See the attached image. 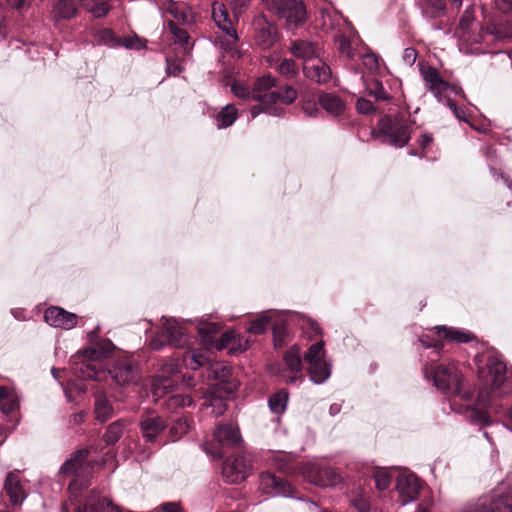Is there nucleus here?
Here are the masks:
<instances>
[{"instance_id": "1", "label": "nucleus", "mask_w": 512, "mask_h": 512, "mask_svg": "<svg viewBox=\"0 0 512 512\" xmlns=\"http://www.w3.org/2000/svg\"><path fill=\"white\" fill-rule=\"evenodd\" d=\"M98 327L88 334L91 345L78 351L72 358L74 374L81 379L97 380L100 371V361L106 358L114 349L109 339H98Z\"/></svg>"}, {"instance_id": "2", "label": "nucleus", "mask_w": 512, "mask_h": 512, "mask_svg": "<svg viewBox=\"0 0 512 512\" xmlns=\"http://www.w3.org/2000/svg\"><path fill=\"white\" fill-rule=\"evenodd\" d=\"M88 454L87 449L78 450L60 467V475L72 478L68 487L71 500H76L78 492L91 484L93 467L87 461Z\"/></svg>"}, {"instance_id": "3", "label": "nucleus", "mask_w": 512, "mask_h": 512, "mask_svg": "<svg viewBox=\"0 0 512 512\" xmlns=\"http://www.w3.org/2000/svg\"><path fill=\"white\" fill-rule=\"evenodd\" d=\"M423 373L437 390L447 395L462 396V375L454 364H429L423 367Z\"/></svg>"}, {"instance_id": "4", "label": "nucleus", "mask_w": 512, "mask_h": 512, "mask_svg": "<svg viewBox=\"0 0 512 512\" xmlns=\"http://www.w3.org/2000/svg\"><path fill=\"white\" fill-rule=\"evenodd\" d=\"M162 329L151 339L149 346L153 350H161L169 345L175 348H183L189 343V335L184 324L188 320L162 317Z\"/></svg>"}, {"instance_id": "5", "label": "nucleus", "mask_w": 512, "mask_h": 512, "mask_svg": "<svg viewBox=\"0 0 512 512\" xmlns=\"http://www.w3.org/2000/svg\"><path fill=\"white\" fill-rule=\"evenodd\" d=\"M309 380L316 385L325 383L331 376L332 364L326 358L325 342L312 344L303 355Z\"/></svg>"}, {"instance_id": "6", "label": "nucleus", "mask_w": 512, "mask_h": 512, "mask_svg": "<svg viewBox=\"0 0 512 512\" xmlns=\"http://www.w3.org/2000/svg\"><path fill=\"white\" fill-rule=\"evenodd\" d=\"M296 98L297 91L292 86H285L283 92L257 94L253 100L259 102V104L251 107V117L255 118L261 113L274 117H282L285 110L283 107L279 106L278 103L291 104Z\"/></svg>"}, {"instance_id": "7", "label": "nucleus", "mask_w": 512, "mask_h": 512, "mask_svg": "<svg viewBox=\"0 0 512 512\" xmlns=\"http://www.w3.org/2000/svg\"><path fill=\"white\" fill-rule=\"evenodd\" d=\"M377 127L380 135L387 138L388 143L396 148H403L411 139V125L400 114L382 117Z\"/></svg>"}, {"instance_id": "8", "label": "nucleus", "mask_w": 512, "mask_h": 512, "mask_svg": "<svg viewBox=\"0 0 512 512\" xmlns=\"http://www.w3.org/2000/svg\"><path fill=\"white\" fill-rule=\"evenodd\" d=\"M267 10L285 19L288 25L298 27L306 20V10L301 0H261Z\"/></svg>"}, {"instance_id": "9", "label": "nucleus", "mask_w": 512, "mask_h": 512, "mask_svg": "<svg viewBox=\"0 0 512 512\" xmlns=\"http://www.w3.org/2000/svg\"><path fill=\"white\" fill-rule=\"evenodd\" d=\"M284 367L278 368V375L286 384L299 385L304 381V367L301 350L298 345H293L283 355Z\"/></svg>"}, {"instance_id": "10", "label": "nucleus", "mask_w": 512, "mask_h": 512, "mask_svg": "<svg viewBox=\"0 0 512 512\" xmlns=\"http://www.w3.org/2000/svg\"><path fill=\"white\" fill-rule=\"evenodd\" d=\"M108 374L118 386H129L138 381L139 366L130 356L121 357L111 362Z\"/></svg>"}, {"instance_id": "11", "label": "nucleus", "mask_w": 512, "mask_h": 512, "mask_svg": "<svg viewBox=\"0 0 512 512\" xmlns=\"http://www.w3.org/2000/svg\"><path fill=\"white\" fill-rule=\"evenodd\" d=\"M251 468L250 457L238 454L225 460L222 466V475L227 483L236 484L247 478Z\"/></svg>"}, {"instance_id": "12", "label": "nucleus", "mask_w": 512, "mask_h": 512, "mask_svg": "<svg viewBox=\"0 0 512 512\" xmlns=\"http://www.w3.org/2000/svg\"><path fill=\"white\" fill-rule=\"evenodd\" d=\"M260 487L263 493L270 497L282 496L286 498H294L292 486L284 479L277 477L270 472L261 473Z\"/></svg>"}, {"instance_id": "13", "label": "nucleus", "mask_w": 512, "mask_h": 512, "mask_svg": "<svg viewBox=\"0 0 512 512\" xmlns=\"http://www.w3.org/2000/svg\"><path fill=\"white\" fill-rule=\"evenodd\" d=\"M421 488V483L414 474H401L396 479V489L402 505L416 501Z\"/></svg>"}, {"instance_id": "14", "label": "nucleus", "mask_w": 512, "mask_h": 512, "mask_svg": "<svg viewBox=\"0 0 512 512\" xmlns=\"http://www.w3.org/2000/svg\"><path fill=\"white\" fill-rule=\"evenodd\" d=\"M253 25L257 44L263 49L272 47L277 40L275 24L269 21L266 16L260 15L254 19Z\"/></svg>"}, {"instance_id": "15", "label": "nucleus", "mask_w": 512, "mask_h": 512, "mask_svg": "<svg viewBox=\"0 0 512 512\" xmlns=\"http://www.w3.org/2000/svg\"><path fill=\"white\" fill-rule=\"evenodd\" d=\"M44 320L52 327L66 330L74 328L77 324L76 314L57 306H51L45 310Z\"/></svg>"}, {"instance_id": "16", "label": "nucleus", "mask_w": 512, "mask_h": 512, "mask_svg": "<svg viewBox=\"0 0 512 512\" xmlns=\"http://www.w3.org/2000/svg\"><path fill=\"white\" fill-rule=\"evenodd\" d=\"M214 438L223 448H234L242 443L240 429L236 424H219L214 431Z\"/></svg>"}, {"instance_id": "17", "label": "nucleus", "mask_w": 512, "mask_h": 512, "mask_svg": "<svg viewBox=\"0 0 512 512\" xmlns=\"http://www.w3.org/2000/svg\"><path fill=\"white\" fill-rule=\"evenodd\" d=\"M3 492L14 507L21 506L28 495L19 476L14 472L7 473L3 484Z\"/></svg>"}, {"instance_id": "18", "label": "nucleus", "mask_w": 512, "mask_h": 512, "mask_svg": "<svg viewBox=\"0 0 512 512\" xmlns=\"http://www.w3.org/2000/svg\"><path fill=\"white\" fill-rule=\"evenodd\" d=\"M140 432L146 443H154L167 428V422L161 416H147L139 423Z\"/></svg>"}, {"instance_id": "19", "label": "nucleus", "mask_w": 512, "mask_h": 512, "mask_svg": "<svg viewBox=\"0 0 512 512\" xmlns=\"http://www.w3.org/2000/svg\"><path fill=\"white\" fill-rule=\"evenodd\" d=\"M506 411V408L501 404L489 403L485 409L475 408L469 406L465 410V417L472 424L479 426H487L491 423L490 421V413H494L496 415L502 414Z\"/></svg>"}, {"instance_id": "20", "label": "nucleus", "mask_w": 512, "mask_h": 512, "mask_svg": "<svg viewBox=\"0 0 512 512\" xmlns=\"http://www.w3.org/2000/svg\"><path fill=\"white\" fill-rule=\"evenodd\" d=\"M484 33L498 42H505L512 39V21L496 17L491 19L484 28Z\"/></svg>"}, {"instance_id": "21", "label": "nucleus", "mask_w": 512, "mask_h": 512, "mask_svg": "<svg viewBox=\"0 0 512 512\" xmlns=\"http://www.w3.org/2000/svg\"><path fill=\"white\" fill-rule=\"evenodd\" d=\"M212 18L219 29H221L235 44L238 41L236 29L229 18V14L224 4L215 2L212 5Z\"/></svg>"}, {"instance_id": "22", "label": "nucleus", "mask_w": 512, "mask_h": 512, "mask_svg": "<svg viewBox=\"0 0 512 512\" xmlns=\"http://www.w3.org/2000/svg\"><path fill=\"white\" fill-rule=\"evenodd\" d=\"M289 51L294 57L308 62L319 56L320 47L316 42L298 39L290 43Z\"/></svg>"}, {"instance_id": "23", "label": "nucleus", "mask_w": 512, "mask_h": 512, "mask_svg": "<svg viewBox=\"0 0 512 512\" xmlns=\"http://www.w3.org/2000/svg\"><path fill=\"white\" fill-rule=\"evenodd\" d=\"M421 73L427 90L432 92L433 95L441 101V94L449 87V84L440 77L435 68L428 67L422 70Z\"/></svg>"}, {"instance_id": "24", "label": "nucleus", "mask_w": 512, "mask_h": 512, "mask_svg": "<svg viewBox=\"0 0 512 512\" xmlns=\"http://www.w3.org/2000/svg\"><path fill=\"white\" fill-rule=\"evenodd\" d=\"M488 369L489 374L487 381L489 382L491 389L496 390L500 388L506 380V364L496 357H489Z\"/></svg>"}, {"instance_id": "25", "label": "nucleus", "mask_w": 512, "mask_h": 512, "mask_svg": "<svg viewBox=\"0 0 512 512\" xmlns=\"http://www.w3.org/2000/svg\"><path fill=\"white\" fill-rule=\"evenodd\" d=\"M303 71L307 78L319 84L327 83L332 76L330 67L321 60H317L312 64H305Z\"/></svg>"}, {"instance_id": "26", "label": "nucleus", "mask_w": 512, "mask_h": 512, "mask_svg": "<svg viewBox=\"0 0 512 512\" xmlns=\"http://www.w3.org/2000/svg\"><path fill=\"white\" fill-rule=\"evenodd\" d=\"M435 329L439 338L457 343H468L475 338L473 333L463 329L447 326H437Z\"/></svg>"}, {"instance_id": "27", "label": "nucleus", "mask_w": 512, "mask_h": 512, "mask_svg": "<svg viewBox=\"0 0 512 512\" xmlns=\"http://www.w3.org/2000/svg\"><path fill=\"white\" fill-rule=\"evenodd\" d=\"M283 313L284 312L279 311L262 312L250 322L246 331L251 334L261 335L267 330L268 325L273 321V319L276 316H281Z\"/></svg>"}, {"instance_id": "28", "label": "nucleus", "mask_w": 512, "mask_h": 512, "mask_svg": "<svg viewBox=\"0 0 512 512\" xmlns=\"http://www.w3.org/2000/svg\"><path fill=\"white\" fill-rule=\"evenodd\" d=\"M319 104L327 113L332 116H338L342 114L346 108L343 100L339 96L331 93L322 94L319 97Z\"/></svg>"}, {"instance_id": "29", "label": "nucleus", "mask_w": 512, "mask_h": 512, "mask_svg": "<svg viewBox=\"0 0 512 512\" xmlns=\"http://www.w3.org/2000/svg\"><path fill=\"white\" fill-rule=\"evenodd\" d=\"M95 418L104 423L114 416V408L105 394H98L94 405Z\"/></svg>"}, {"instance_id": "30", "label": "nucleus", "mask_w": 512, "mask_h": 512, "mask_svg": "<svg viewBox=\"0 0 512 512\" xmlns=\"http://www.w3.org/2000/svg\"><path fill=\"white\" fill-rule=\"evenodd\" d=\"M19 398L13 390L0 386V410L8 415L19 408Z\"/></svg>"}, {"instance_id": "31", "label": "nucleus", "mask_w": 512, "mask_h": 512, "mask_svg": "<svg viewBox=\"0 0 512 512\" xmlns=\"http://www.w3.org/2000/svg\"><path fill=\"white\" fill-rule=\"evenodd\" d=\"M175 382L167 376L158 375L152 382L151 393L154 401H159L174 387Z\"/></svg>"}, {"instance_id": "32", "label": "nucleus", "mask_w": 512, "mask_h": 512, "mask_svg": "<svg viewBox=\"0 0 512 512\" xmlns=\"http://www.w3.org/2000/svg\"><path fill=\"white\" fill-rule=\"evenodd\" d=\"M237 118V108L233 104H227L215 115V123L218 129H225L233 125Z\"/></svg>"}, {"instance_id": "33", "label": "nucleus", "mask_w": 512, "mask_h": 512, "mask_svg": "<svg viewBox=\"0 0 512 512\" xmlns=\"http://www.w3.org/2000/svg\"><path fill=\"white\" fill-rule=\"evenodd\" d=\"M77 13L75 0H57L53 5L52 14L55 19H71Z\"/></svg>"}, {"instance_id": "34", "label": "nucleus", "mask_w": 512, "mask_h": 512, "mask_svg": "<svg viewBox=\"0 0 512 512\" xmlns=\"http://www.w3.org/2000/svg\"><path fill=\"white\" fill-rule=\"evenodd\" d=\"M128 426V422L123 419H118L112 422L106 429L103 435V441L107 445L115 444L124 434L126 428Z\"/></svg>"}, {"instance_id": "35", "label": "nucleus", "mask_w": 512, "mask_h": 512, "mask_svg": "<svg viewBox=\"0 0 512 512\" xmlns=\"http://www.w3.org/2000/svg\"><path fill=\"white\" fill-rule=\"evenodd\" d=\"M93 42L95 45L107 46L109 48L119 47V38L108 28L95 30L93 32Z\"/></svg>"}, {"instance_id": "36", "label": "nucleus", "mask_w": 512, "mask_h": 512, "mask_svg": "<svg viewBox=\"0 0 512 512\" xmlns=\"http://www.w3.org/2000/svg\"><path fill=\"white\" fill-rule=\"evenodd\" d=\"M82 7L96 18H102L110 11L111 6L105 0H79Z\"/></svg>"}, {"instance_id": "37", "label": "nucleus", "mask_w": 512, "mask_h": 512, "mask_svg": "<svg viewBox=\"0 0 512 512\" xmlns=\"http://www.w3.org/2000/svg\"><path fill=\"white\" fill-rule=\"evenodd\" d=\"M288 399V391L281 389L269 397L268 406L274 414H282L287 408Z\"/></svg>"}, {"instance_id": "38", "label": "nucleus", "mask_w": 512, "mask_h": 512, "mask_svg": "<svg viewBox=\"0 0 512 512\" xmlns=\"http://www.w3.org/2000/svg\"><path fill=\"white\" fill-rule=\"evenodd\" d=\"M445 0H425L422 14L427 18H439L445 14Z\"/></svg>"}, {"instance_id": "39", "label": "nucleus", "mask_w": 512, "mask_h": 512, "mask_svg": "<svg viewBox=\"0 0 512 512\" xmlns=\"http://www.w3.org/2000/svg\"><path fill=\"white\" fill-rule=\"evenodd\" d=\"M196 328L202 338V341L205 343H211V338L220 331L221 325L219 323L206 322L199 319L196 320Z\"/></svg>"}, {"instance_id": "40", "label": "nucleus", "mask_w": 512, "mask_h": 512, "mask_svg": "<svg viewBox=\"0 0 512 512\" xmlns=\"http://www.w3.org/2000/svg\"><path fill=\"white\" fill-rule=\"evenodd\" d=\"M184 363L191 370H197L202 366L211 364L205 353L201 351H193L192 353H187L184 357Z\"/></svg>"}, {"instance_id": "41", "label": "nucleus", "mask_w": 512, "mask_h": 512, "mask_svg": "<svg viewBox=\"0 0 512 512\" xmlns=\"http://www.w3.org/2000/svg\"><path fill=\"white\" fill-rule=\"evenodd\" d=\"M277 80L275 77H273L270 74L263 75L261 77H258L254 84H253V90L254 92H257L259 94H267L270 93V89L273 87H276ZM284 89L281 91L283 92Z\"/></svg>"}, {"instance_id": "42", "label": "nucleus", "mask_w": 512, "mask_h": 512, "mask_svg": "<svg viewBox=\"0 0 512 512\" xmlns=\"http://www.w3.org/2000/svg\"><path fill=\"white\" fill-rule=\"evenodd\" d=\"M161 11L163 13L170 14L175 22L189 23L187 13L179 10L177 3L172 0L163 3L161 6Z\"/></svg>"}, {"instance_id": "43", "label": "nucleus", "mask_w": 512, "mask_h": 512, "mask_svg": "<svg viewBox=\"0 0 512 512\" xmlns=\"http://www.w3.org/2000/svg\"><path fill=\"white\" fill-rule=\"evenodd\" d=\"M190 421L187 417H179L169 428V434L172 441H176L181 436L186 434L190 429Z\"/></svg>"}, {"instance_id": "44", "label": "nucleus", "mask_w": 512, "mask_h": 512, "mask_svg": "<svg viewBox=\"0 0 512 512\" xmlns=\"http://www.w3.org/2000/svg\"><path fill=\"white\" fill-rule=\"evenodd\" d=\"M209 378L219 381H225L231 374V367L224 362H213L209 364Z\"/></svg>"}, {"instance_id": "45", "label": "nucleus", "mask_w": 512, "mask_h": 512, "mask_svg": "<svg viewBox=\"0 0 512 512\" xmlns=\"http://www.w3.org/2000/svg\"><path fill=\"white\" fill-rule=\"evenodd\" d=\"M231 92L238 98L243 100H253L257 92H254L246 83L241 81H234L231 85Z\"/></svg>"}, {"instance_id": "46", "label": "nucleus", "mask_w": 512, "mask_h": 512, "mask_svg": "<svg viewBox=\"0 0 512 512\" xmlns=\"http://www.w3.org/2000/svg\"><path fill=\"white\" fill-rule=\"evenodd\" d=\"M367 93L376 100L387 101L391 99L390 94L385 90L383 84L379 80H373L366 85Z\"/></svg>"}, {"instance_id": "47", "label": "nucleus", "mask_w": 512, "mask_h": 512, "mask_svg": "<svg viewBox=\"0 0 512 512\" xmlns=\"http://www.w3.org/2000/svg\"><path fill=\"white\" fill-rule=\"evenodd\" d=\"M191 405H193V400L190 395L173 394L165 400V407L168 411Z\"/></svg>"}, {"instance_id": "48", "label": "nucleus", "mask_w": 512, "mask_h": 512, "mask_svg": "<svg viewBox=\"0 0 512 512\" xmlns=\"http://www.w3.org/2000/svg\"><path fill=\"white\" fill-rule=\"evenodd\" d=\"M279 316H276L273 320H275L273 327H272V333L274 338V344L276 347H281L284 344L285 337L287 334L286 331V322L284 319L280 318Z\"/></svg>"}, {"instance_id": "49", "label": "nucleus", "mask_w": 512, "mask_h": 512, "mask_svg": "<svg viewBox=\"0 0 512 512\" xmlns=\"http://www.w3.org/2000/svg\"><path fill=\"white\" fill-rule=\"evenodd\" d=\"M300 317V326L302 330L308 335L309 338H313L316 335L321 334V328L319 324L312 318L301 315Z\"/></svg>"}, {"instance_id": "50", "label": "nucleus", "mask_w": 512, "mask_h": 512, "mask_svg": "<svg viewBox=\"0 0 512 512\" xmlns=\"http://www.w3.org/2000/svg\"><path fill=\"white\" fill-rule=\"evenodd\" d=\"M167 26L171 34L174 36L176 43H179L181 45L188 43L190 39L188 32L185 29L179 27L174 20H168Z\"/></svg>"}, {"instance_id": "51", "label": "nucleus", "mask_w": 512, "mask_h": 512, "mask_svg": "<svg viewBox=\"0 0 512 512\" xmlns=\"http://www.w3.org/2000/svg\"><path fill=\"white\" fill-rule=\"evenodd\" d=\"M489 499H493V502L499 504L500 512H510L508 509H505V504H508L512 510V491L507 493H500L498 491H492L488 494Z\"/></svg>"}, {"instance_id": "52", "label": "nucleus", "mask_w": 512, "mask_h": 512, "mask_svg": "<svg viewBox=\"0 0 512 512\" xmlns=\"http://www.w3.org/2000/svg\"><path fill=\"white\" fill-rule=\"evenodd\" d=\"M278 71L286 78H293L298 74V67L293 59H283L279 66Z\"/></svg>"}, {"instance_id": "53", "label": "nucleus", "mask_w": 512, "mask_h": 512, "mask_svg": "<svg viewBox=\"0 0 512 512\" xmlns=\"http://www.w3.org/2000/svg\"><path fill=\"white\" fill-rule=\"evenodd\" d=\"M203 406L211 407L212 412L216 416L222 415L227 409L226 402L224 401L223 398L220 397H207L203 403Z\"/></svg>"}, {"instance_id": "54", "label": "nucleus", "mask_w": 512, "mask_h": 512, "mask_svg": "<svg viewBox=\"0 0 512 512\" xmlns=\"http://www.w3.org/2000/svg\"><path fill=\"white\" fill-rule=\"evenodd\" d=\"M475 22V15H474V8L472 6H469L465 9L460 22L459 27L463 31V34L466 31H469Z\"/></svg>"}, {"instance_id": "55", "label": "nucleus", "mask_w": 512, "mask_h": 512, "mask_svg": "<svg viewBox=\"0 0 512 512\" xmlns=\"http://www.w3.org/2000/svg\"><path fill=\"white\" fill-rule=\"evenodd\" d=\"M376 488L380 491L386 490L391 483V477L385 470H377L374 474Z\"/></svg>"}, {"instance_id": "56", "label": "nucleus", "mask_w": 512, "mask_h": 512, "mask_svg": "<svg viewBox=\"0 0 512 512\" xmlns=\"http://www.w3.org/2000/svg\"><path fill=\"white\" fill-rule=\"evenodd\" d=\"M119 47H125L127 49L141 50L145 47L142 40L137 37H123L119 38Z\"/></svg>"}, {"instance_id": "57", "label": "nucleus", "mask_w": 512, "mask_h": 512, "mask_svg": "<svg viewBox=\"0 0 512 512\" xmlns=\"http://www.w3.org/2000/svg\"><path fill=\"white\" fill-rule=\"evenodd\" d=\"M357 111L361 114L368 115L375 111L374 103L365 98H359L356 102Z\"/></svg>"}, {"instance_id": "58", "label": "nucleus", "mask_w": 512, "mask_h": 512, "mask_svg": "<svg viewBox=\"0 0 512 512\" xmlns=\"http://www.w3.org/2000/svg\"><path fill=\"white\" fill-rule=\"evenodd\" d=\"M363 65L370 71H376L379 68L378 56L374 53H366L362 57Z\"/></svg>"}, {"instance_id": "59", "label": "nucleus", "mask_w": 512, "mask_h": 512, "mask_svg": "<svg viewBox=\"0 0 512 512\" xmlns=\"http://www.w3.org/2000/svg\"><path fill=\"white\" fill-rule=\"evenodd\" d=\"M351 504L358 512H370L371 510L368 500L360 495L352 498Z\"/></svg>"}, {"instance_id": "60", "label": "nucleus", "mask_w": 512, "mask_h": 512, "mask_svg": "<svg viewBox=\"0 0 512 512\" xmlns=\"http://www.w3.org/2000/svg\"><path fill=\"white\" fill-rule=\"evenodd\" d=\"M339 41V50L342 54L346 55L348 58L353 57V52L351 49V43L346 36H340L338 38Z\"/></svg>"}, {"instance_id": "61", "label": "nucleus", "mask_w": 512, "mask_h": 512, "mask_svg": "<svg viewBox=\"0 0 512 512\" xmlns=\"http://www.w3.org/2000/svg\"><path fill=\"white\" fill-rule=\"evenodd\" d=\"M417 56V51L412 47H408L403 52L402 60L406 65L412 66L416 62Z\"/></svg>"}, {"instance_id": "62", "label": "nucleus", "mask_w": 512, "mask_h": 512, "mask_svg": "<svg viewBox=\"0 0 512 512\" xmlns=\"http://www.w3.org/2000/svg\"><path fill=\"white\" fill-rule=\"evenodd\" d=\"M302 110L309 117H317V115L320 113V110L314 101H307L303 103Z\"/></svg>"}, {"instance_id": "63", "label": "nucleus", "mask_w": 512, "mask_h": 512, "mask_svg": "<svg viewBox=\"0 0 512 512\" xmlns=\"http://www.w3.org/2000/svg\"><path fill=\"white\" fill-rule=\"evenodd\" d=\"M447 106L450 108V110L453 112V114L455 115V117L459 120V121H463V122H466L467 119H466V116H465V113L463 111V109L461 108H458L456 103L454 101H452L451 99H448L447 100Z\"/></svg>"}, {"instance_id": "64", "label": "nucleus", "mask_w": 512, "mask_h": 512, "mask_svg": "<svg viewBox=\"0 0 512 512\" xmlns=\"http://www.w3.org/2000/svg\"><path fill=\"white\" fill-rule=\"evenodd\" d=\"M182 70L183 68L179 63L167 59L166 72L169 75L177 76L182 72Z\"/></svg>"}]
</instances>
